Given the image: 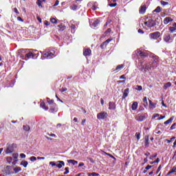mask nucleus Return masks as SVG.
<instances>
[{"instance_id": "f257e3e1", "label": "nucleus", "mask_w": 176, "mask_h": 176, "mask_svg": "<svg viewBox=\"0 0 176 176\" xmlns=\"http://www.w3.org/2000/svg\"><path fill=\"white\" fill-rule=\"evenodd\" d=\"M107 118H108V113L105 111H101L97 114V118L99 119V120L107 119Z\"/></svg>"}, {"instance_id": "f03ea898", "label": "nucleus", "mask_w": 176, "mask_h": 176, "mask_svg": "<svg viewBox=\"0 0 176 176\" xmlns=\"http://www.w3.org/2000/svg\"><path fill=\"white\" fill-rule=\"evenodd\" d=\"M150 39H157L160 38V32H155L149 34Z\"/></svg>"}, {"instance_id": "7ed1b4c3", "label": "nucleus", "mask_w": 176, "mask_h": 176, "mask_svg": "<svg viewBox=\"0 0 176 176\" xmlns=\"http://www.w3.org/2000/svg\"><path fill=\"white\" fill-rule=\"evenodd\" d=\"M144 24L146 27H148V28H151L153 27L155 23H153V20L149 19L148 21L144 22Z\"/></svg>"}, {"instance_id": "20e7f679", "label": "nucleus", "mask_w": 176, "mask_h": 176, "mask_svg": "<svg viewBox=\"0 0 176 176\" xmlns=\"http://www.w3.org/2000/svg\"><path fill=\"white\" fill-rule=\"evenodd\" d=\"M145 12H146V5L143 4L140 8L139 13L140 14H145Z\"/></svg>"}, {"instance_id": "39448f33", "label": "nucleus", "mask_w": 176, "mask_h": 176, "mask_svg": "<svg viewBox=\"0 0 176 176\" xmlns=\"http://www.w3.org/2000/svg\"><path fill=\"white\" fill-rule=\"evenodd\" d=\"M54 52H45L43 55V58H49L52 57V56H54Z\"/></svg>"}, {"instance_id": "423d86ee", "label": "nucleus", "mask_w": 176, "mask_h": 176, "mask_svg": "<svg viewBox=\"0 0 176 176\" xmlns=\"http://www.w3.org/2000/svg\"><path fill=\"white\" fill-rule=\"evenodd\" d=\"M135 119L138 122H144V120H145V116L139 115L135 117Z\"/></svg>"}, {"instance_id": "0eeeda50", "label": "nucleus", "mask_w": 176, "mask_h": 176, "mask_svg": "<svg viewBox=\"0 0 176 176\" xmlns=\"http://www.w3.org/2000/svg\"><path fill=\"white\" fill-rule=\"evenodd\" d=\"M171 21H173V18L169 17V16L166 17L164 19V24L167 25V24H168V23H171Z\"/></svg>"}, {"instance_id": "6e6552de", "label": "nucleus", "mask_w": 176, "mask_h": 176, "mask_svg": "<svg viewBox=\"0 0 176 176\" xmlns=\"http://www.w3.org/2000/svg\"><path fill=\"white\" fill-rule=\"evenodd\" d=\"M109 109L110 110H114L116 109V104H115V103L110 102L109 103Z\"/></svg>"}, {"instance_id": "1a4fd4ad", "label": "nucleus", "mask_w": 176, "mask_h": 176, "mask_svg": "<svg viewBox=\"0 0 176 176\" xmlns=\"http://www.w3.org/2000/svg\"><path fill=\"white\" fill-rule=\"evenodd\" d=\"M90 54H91V50L90 49L84 50V52H83L84 56H90Z\"/></svg>"}, {"instance_id": "9d476101", "label": "nucleus", "mask_w": 176, "mask_h": 176, "mask_svg": "<svg viewBox=\"0 0 176 176\" xmlns=\"http://www.w3.org/2000/svg\"><path fill=\"white\" fill-rule=\"evenodd\" d=\"M57 163H59L56 164V167H58V168H61L63 166H65V163H64L63 161H58Z\"/></svg>"}, {"instance_id": "9b49d317", "label": "nucleus", "mask_w": 176, "mask_h": 176, "mask_svg": "<svg viewBox=\"0 0 176 176\" xmlns=\"http://www.w3.org/2000/svg\"><path fill=\"white\" fill-rule=\"evenodd\" d=\"M148 102H149V108L151 109H155V108H156V103L152 102V100H148Z\"/></svg>"}, {"instance_id": "f8f14e48", "label": "nucleus", "mask_w": 176, "mask_h": 176, "mask_svg": "<svg viewBox=\"0 0 176 176\" xmlns=\"http://www.w3.org/2000/svg\"><path fill=\"white\" fill-rule=\"evenodd\" d=\"M137 108H138V102H134L132 104L131 109H132V111H137Z\"/></svg>"}, {"instance_id": "ddd939ff", "label": "nucleus", "mask_w": 176, "mask_h": 176, "mask_svg": "<svg viewBox=\"0 0 176 176\" xmlns=\"http://www.w3.org/2000/svg\"><path fill=\"white\" fill-rule=\"evenodd\" d=\"M13 152V148L12 146H8L7 149L6 150V153L8 155L9 153H12Z\"/></svg>"}, {"instance_id": "4468645a", "label": "nucleus", "mask_w": 176, "mask_h": 176, "mask_svg": "<svg viewBox=\"0 0 176 176\" xmlns=\"http://www.w3.org/2000/svg\"><path fill=\"white\" fill-rule=\"evenodd\" d=\"M171 39V36H170V34H165L164 36V41H165V42H170Z\"/></svg>"}, {"instance_id": "2eb2a0df", "label": "nucleus", "mask_w": 176, "mask_h": 176, "mask_svg": "<svg viewBox=\"0 0 176 176\" xmlns=\"http://www.w3.org/2000/svg\"><path fill=\"white\" fill-rule=\"evenodd\" d=\"M129 88H126V89H124L122 98L124 99L126 98V97H127V96H129Z\"/></svg>"}, {"instance_id": "dca6fc26", "label": "nucleus", "mask_w": 176, "mask_h": 176, "mask_svg": "<svg viewBox=\"0 0 176 176\" xmlns=\"http://www.w3.org/2000/svg\"><path fill=\"white\" fill-rule=\"evenodd\" d=\"M40 107L43 109H45V111H47V109H49V108L46 107V104H45L44 102H41Z\"/></svg>"}, {"instance_id": "f3484780", "label": "nucleus", "mask_w": 176, "mask_h": 176, "mask_svg": "<svg viewBox=\"0 0 176 176\" xmlns=\"http://www.w3.org/2000/svg\"><path fill=\"white\" fill-rule=\"evenodd\" d=\"M144 145H145V146H148V145H149V137L148 136L145 137Z\"/></svg>"}, {"instance_id": "a211bd4d", "label": "nucleus", "mask_w": 176, "mask_h": 176, "mask_svg": "<svg viewBox=\"0 0 176 176\" xmlns=\"http://www.w3.org/2000/svg\"><path fill=\"white\" fill-rule=\"evenodd\" d=\"M173 120H174V116L171 117L169 120L165 121L164 122V124H168L170 123H172L173 122Z\"/></svg>"}, {"instance_id": "6ab92c4d", "label": "nucleus", "mask_w": 176, "mask_h": 176, "mask_svg": "<svg viewBox=\"0 0 176 176\" xmlns=\"http://www.w3.org/2000/svg\"><path fill=\"white\" fill-rule=\"evenodd\" d=\"M67 163H71L72 164H73V166H75V165L78 164V161H76L74 160H67Z\"/></svg>"}, {"instance_id": "aec40b11", "label": "nucleus", "mask_w": 176, "mask_h": 176, "mask_svg": "<svg viewBox=\"0 0 176 176\" xmlns=\"http://www.w3.org/2000/svg\"><path fill=\"white\" fill-rule=\"evenodd\" d=\"M143 102H144L145 104H144V107L145 108H146L148 107V99L146 98V96H144L143 98Z\"/></svg>"}, {"instance_id": "412c9836", "label": "nucleus", "mask_w": 176, "mask_h": 176, "mask_svg": "<svg viewBox=\"0 0 176 176\" xmlns=\"http://www.w3.org/2000/svg\"><path fill=\"white\" fill-rule=\"evenodd\" d=\"M70 9H71V10H74V11L78 10V5H76V4L72 5L70 6Z\"/></svg>"}, {"instance_id": "4be33fe9", "label": "nucleus", "mask_w": 176, "mask_h": 176, "mask_svg": "<svg viewBox=\"0 0 176 176\" xmlns=\"http://www.w3.org/2000/svg\"><path fill=\"white\" fill-rule=\"evenodd\" d=\"M47 102H48L49 105H52V107H56V103H54V100H47Z\"/></svg>"}, {"instance_id": "5701e85b", "label": "nucleus", "mask_w": 176, "mask_h": 176, "mask_svg": "<svg viewBox=\"0 0 176 176\" xmlns=\"http://www.w3.org/2000/svg\"><path fill=\"white\" fill-rule=\"evenodd\" d=\"M168 87H171V82H167V83L164 84V90H167V89H168Z\"/></svg>"}, {"instance_id": "b1692460", "label": "nucleus", "mask_w": 176, "mask_h": 176, "mask_svg": "<svg viewBox=\"0 0 176 176\" xmlns=\"http://www.w3.org/2000/svg\"><path fill=\"white\" fill-rule=\"evenodd\" d=\"M14 171L15 174H17V173H19V171H21V168L20 166H16L14 168Z\"/></svg>"}, {"instance_id": "393cba45", "label": "nucleus", "mask_w": 176, "mask_h": 176, "mask_svg": "<svg viewBox=\"0 0 176 176\" xmlns=\"http://www.w3.org/2000/svg\"><path fill=\"white\" fill-rule=\"evenodd\" d=\"M50 112H51V113H54V112H57V109L56 107H50Z\"/></svg>"}, {"instance_id": "a878e982", "label": "nucleus", "mask_w": 176, "mask_h": 176, "mask_svg": "<svg viewBox=\"0 0 176 176\" xmlns=\"http://www.w3.org/2000/svg\"><path fill=\"white\" fill-rule=\"evenodd\" d=\"M153 12L155 13H160L162 12V8H160V6H157L156 9L153 10Z\"/></svg>"}, {"instance_id": "bb28decb", "label": "nucleus", "mask_w": 176, "mask_h": 176, "mask_svg": "<svg viewBox=\"0 0 176 176\" xmlns=\"http://www.w3.org/2000/svg\"><path fill=\"white\" fill-rule=\"evenodd\" d=\"M21 166H23V167H27L28 166V162L27 161H22L21 162Z\"/></svg>"}, {"instance_id": "cd10ccee", "label": "nucleus", "mask_w": 176, "mask_h": 176, "mask_svg": "<svg viewBox=\"0 0 176 176\" xmlns=\"http://www.w3.org/2000/svg\"><path fill=\"white\" fill-rule=\"evenodd\" d=\"M23 130L25 131H30L31 130V127H30V125H25L23 126Z\"/></svg>"}, {"instance_id": "c85d7f7f", "label": "nucleus", "mask_w": 176, "mask_h": 176, "mask_svg": "<svg viewBox=\"0 0 176 176\" xmlns=\"http://www.w3.org/2000/svg\"><path fill=\"white\" fill-rule=\"evenodd\" d=\"M25 57H27V58H31V57H34V54L32 52H29L26 54Z\"/></svg>"}, {"instance_id": "c756f323", "label": "nucleus", "mask_w": 176, "mask_h": 176, "mask_svg": "<svg viewBox=\"0 0 176 176\" xmlns=\"http://www.w3.org/2000/svg\"><path fill=\"white\" fill-rule=\"evenodd\" d=\"M124 67V65H119L116 67V71H120V69H122V68H123Z\"/></svg>"}, {"instance_id": "7c9ffc66", "label": "nucleus", "mask_w": 176, "mask_h": 176, "mask_svg": "<svg viewBox=\"0 0 176 176\" xmlns=\"http://www.w3.org/2000/svg\"><path fill=\"white\" fill-rule=\"evenodd\" d=\"M50 21L51 23H52V24H57L58 23L57 19H56V18H51Z\"/></svg>"}, {"instance_id": "2f4dec72", "label": "nucleus", "mask_w": 176, "mask_h": 176, "mask_svg": "<svg viewBox=\"0 0 176 176\" xmlns=\"http://www.w3.org/2000/svg\"><path fill=\"white\" fill-rule=\"evenodd\" d=\"M160 3H161V5H162V6H167V5H168V2L164 1H163V0H162V1H160Z\"/></svg>"}, {"instance_id": "473e14b6", "label": "nucleus", "mask_w": 176, "mask_h": 176, "mask_svg": "<svg viewBox=\"0 0 176 176\" xmlns=\"http://www.w3.org/2000/svg\"><path fill=\"white\" fill-rule=\"evenodd\" d=\"M100 175V174L97 173H88V176H98Z\"/></svg>"}, {"instance_id": "72a5a7b5", "label": "nucleus", "mask_w": 176, "mask_h": 176, "mask_svg": "<svg viewBox=\"0 0 176 176\" xmlns=\"http://www.w3.org/2000/svg\"><path fill=\"white\" fill-rule=\"evenodd\" d=\"M6 160H7L8 163L10 164L12 162H13V158H12V157H8L6 158Z\"/></svg>"}, {"instance_id": "f704fd0d", "label": "nucleus", "mask_w": 176, "mask_h": 176, "mask_svg": "<svg viewBox=\"0 0 176 176\" xmlns=\"http://www.w3.org/2000/svg\"><path fill=\"white\" fill-rule=\"evenodd\" d=\"M98 24H100V21L96 20V21H95L94 22L93 26H94V27H97V25H98Z\"/></svg>"}, {"instance_id": "c9c22d12", "label": "nucleus", "mask_w": 176, "mask_h": 176, "mask_svg": "<svg viewBox=\"0 0 176 176\" xmlns=\"http://www.w3.org/2000/svg\"><path fill=\"white\" fill-rule=\"evenodd\" d=\"M135 135V137H136L138 141L140 140V139L141 138V133H136Z\"/></svg>"}, {"instance_id": "e433bc0d", "label": "nucleus", "mask_w": 176, "mask_h": 176, "mask_svg": "<svg viewBox=\"0 0 176 176\" xmlns=\"http://www.w3.org/2000/svg\"><path fill=\"white\" fill-rule=\"evenodd\" d=\"M169 31L170 32H175L176 31V28H174L173 26V27H170L169 28Z\"/></svg>"}, {"instance_id": "4c0bfd02", "label": "nucleus", "mask_w": 176, "mask_h": 176, "mask_svg": "<svg viewBox=\"0 0 176 176\" xmlns=\"http://www.w3.org/2000/svg\"><path fill=\"white\" fill-rule=\"evenodd\" d=\"M36 4L39 8H42V1L41 0H37Z\"/></svg>"}, {"instance_id": "58836bf2", "label": "nucleus", "mask_w": 176, "mask_h": 176, "mask_svg": "<svg viewBox=\"0 0 176 176\" xmlns=\"http://www.w3.org/2000/svg\"><path fill=\"white\" fill-rule=\"evenodd\" d=\"M65 172H64V175H67V174H68L69 173V168H68V167H66L65 168Z\"/></svg>"}, {"instance_id": "ea45409f", "label": "nucleus", "mask_w": 176, "mask_h": 176, "mask_svg": "<svg viewBox=\"0 0 176 176\" xmlns=\"http://www.w3.org/2000/svg\"><path fill=\"white\" fill-rule=\"evenodd\" d=\"M30 162H35L36 160V157L35 156H32L30 157Z\"/></svg>"}, {"instance_id": "a19ab883", "label": "nucleus", "mask_w": 176, "mask_h": 176, "mask_svg": "<svg viewBox=\"0 0 176 176\" xmlns=\"http://www.w3.org/2000/svg\"><path fill=\"white\" fill-rule=\"evenodd\" d=\"M136 89H137L138 91H141V90H142V87L141 85H137Z\"/></svg>"}, {"instance_id": "79ce46f5", "label": "nucleus", "mask_w": 176, "mask_h": 176, "mask_svg": "<svg viewBox=\"0 0 176 176\" xmlns=\"http://www.w3.org/2000/svg\"><path fill=\"white\" fill-rule=\"evenodd\" d=\"M107 156H109V157H111V159H114V160H116V158H115V157H113V155L108 153H104Z\"/></svg>"}, {"instance_id": "37998d69", "label": "nucleus", "mask_w": 176, "mask_h": 176, "mask_svg": "<svg viewBox=\"0 0 176 176\" xmlns=\"http://www.w3.org/2000/svg\"><path fill=\"white\" fill-rule=\"evenodd\" d=\"M12 157H13L14 159H18L19 158V153L12 154Z\"/></svg>"}, {"instance_id": "c03bdc74", "label": "nucleus", "mask_w": 176, "mask_h": 176, "mask_svg": "<svg viewBox=\"0 0 176 176\" xmlns=\"http://www.w3.org/2000/svg\"><path fill=\"white\" fill-rule=\"evenodd\" d=\"M159 162H160V159L157 158L155 161L150 162V164H154V163H159Z\"/></svg>"}, {"instance_id": "a18cd8bd", "label": "nucleus", "mask_w": 176, "mask_h": 176, "mask_svg": "<svg viewBox=\"0 0 176 176\" xmlns=\"http://www.w3.org/2000/svg\"><path fill=\"white\" fill-rule=\"evenodd\" d=\"M166 118V116L160 115V118L157 119V120H162Z\"/></svg>"}, {"instance_id": "49530a36", "label": "nucleus", "mask_w": 176, "mask_h": 176, "mask_svg": "<svg viewBox=\"0 0 176 176\" xmlns=\"http://www.w3.org/2000/svg\"><path fill=\"white\" fill-rule=\"evenodd\" d=\"M174 140H175V137H173L172 138H170V140H166V141L167 144H170V142H171V141H173Z\"/></svg>"}, {"instance_id": "de8ad7c7", "label": "nucleus", "mask_w": 176, "mask_h": 176, "mask_svg": "<svg viewBox=\"0 0 176 176\" xmlns=\"http://www.w3.org/2000/svg\"><path fill=\"white\" fill-rule=\"evenodd\" d=\"M111 41H112V39H111V38L107 39L106 41H104L103 43V45H108V43H109V42H111Z\"/></svg>"}, {"instance_id": "09e8293b", "label": "nucleus", "mask_w": 176, "mask_h": 176, "mask_svg": "<svg viewBox=\"0 0 176 176\" xmlns=\"http://www.w3.org/2000/svg\"><path fill=\"white\" fill-rule=\"evenodd\" d=\"M159 116H160V114L155 113L153 116L152 119H155V118H159Z\"/></svg>"}, {"instance_id": "8fccbe9b", "label": "nucleus", "mask_w": 176, "mask_h": 176, "mask_svg": "<svg viewBox=\"0 0 176 176\" xmlns=\"http://www.w3.org/2000/svg\"><path fill=\"white\" fill-rule=\"evenodd\" d=\"M160 170H162V165H160L155 174H159V172L160 171Z\"/></svg>"}, {"instance_id": "3c124183", "label": "nucleus", "mask_w": 176, "mask_h": 176, "mask_svg": "<svg viewBox=\"0 0 176 176\" xmlns=\"http://www.w3.org/2000/svg\"><path fill=\"white\" fill-rule=\"evenodd\" d=\"M170 171L173 173H176V166H173L172 168V169L170 170Z\"/></svg>"}, {"instance_id": "603ef678", "label": "nucleus", "mask_w": 176, "mask_h": 176, "mask_svg": "<svg viewBox=\"0 0 176 176\" xmlns=\"http://www.w3.org/2000/svg\"><path fill=\"white\" fill-rule=\"evenodd\" d=\"M152 168V166L151 165H147L145 168V170H151Z\"/></svg>"}, {"instance_id": "864d4df0", "label": "nucleus", "mask_w": 176, "mask_h": 176, "mask_svg": "<svg viewBox=\"0 0 176 176\" xmlns=\"http://www.w3.org/2000/svg\"><path fill=\"white\" fill-rule=\"evenodd\" d=\"M70 28H71L72 30H76V26L74 24H72Z\"/></svg>"}, {"instance_id": "5fc2aeb1", "label": "nucleus", "mask_w": 176, "mask_h": 176, "mask_svg": "<svg viewBox=\"0 0 176 176\" xmlns=\"http://www.w3.org/2000/svg\"><path fill=\"white\" fill-rule=\"evenodd\" d=\"M175 126H176L175 123L173 124V125L170 126V130H174L175 129Z\"/></svg>"}, {"instance_id": "6e6d98bb", "label": "nucleus", "mask_w": 176, "mask_h": 176, "mask_svg": "<svg viewBox=\"0 0 176 176\" xmlns=\"http://www.w3.org/2000/svg\"><path fill=\"white\" fill-rule=\"evenodd\" d=\"M20 156H21V159H25V154H24V153H21V154H20Z\"/></svg>"}, {"instance_id": "4d7b16f0", "label": "nucleus", "mask_w": 176, "mask_h": 176, "mask_svg": "<svg viewBox=\"0 0 176 176\" xmlns=\"http://www.w3.org/2000/svg\"><path fill=\"white\" fill-rule=\"evenodd\" d=\"M50 164L52 166L54 167V166H56V163H54V162H50Z\"/></svg>"}, {"instance_id": "13d9d810", "label": "nucleus", "mask_w": 176, "mask_h": 176, "mask_svg": "<svg viewBox=\"0 0 176 176\" xmlns=\"http://www.w3.org/2000/svg\"><path fill=\"white\" fill-rule=\"evenodd\" d=\"M37 160H45L44 157H37Z\"/></svg>"}, {"instance_id": "bf43d9fd", "label": "nucleus", "mask_w": 176, "mask_h": 176, "mask_svg": "<svg viewBox=\"0 0 176 176\" xmlns=\"http://www.w3.org/2000/svg\"><path fill=\"white\" fill-rule=\"evenodd\" d=\"M58 3H60V1L58 0H56L55 1V3H54V6H58Z\"/></svg>"}, {"instance_id": "052dcab7", "label": "nucleus", "mask_w": 176, "mask_h": 176, "mask_svg": "<svg viewBox=\"0 0 176 176\" xmlns=\"http://www.w3.org/2000/svg\"><path fill=\"white\" fill-rule=\"evenodd\" d=\"M44 24H45V25H50V23H49V21H45Z\"/></svg>"}, {"instance_id": "680f3d73", "label": "nucleus", "mask_w": 176, "mask_h": 176, "mask_svg": "<svg viewBox=\"0 0 176 176\" xmlns=\"http://www.w3.org/2000/svg\"><path fill=\"white\" fill-rule=\"evenodd\" d=\"M48 135L50 136V137H54V138H56V134H54V133H51V134H48Z\"/></svg>"}, {"instance_id": "e2e57ef3", "label": "nucleus", "mask_w": 176, "mask_h": 176, "mask_svg": "<svg viewBox=\"0 0 176 176\" xmlns=\"http://www.w3.org/2000/svg\"><path fill=\"white\" fill-rule=\"evenodd\" d=\"M116 3H111V4H109V6L111 7V8H115V6H116Z\"/></svg>"}, {"instance_id": "0e129e2a", "label": "nucleus", "mask_w": 176, "mask_h": 176, "mask_svg": "<svg viewBox=\"0 0 176 176\" xmlns=\"http://www.w3.org/2000/svg\"><path fill=\"white\" fill-rule=\"evenodd\" d=\"M17 20H18V21H21L22 23H23V21H24L23 20V19H21V17H20V16H18V17H17Z\"/></svg>"}, {"instance_id": "69168bd1", "label": "nucleus", "mask_w": 176, "mask_h": 176, "mask_svg": "<svg viewBox=\"0 0 176 176\" xmlns=\"http://www.w3.org/2000/svg\"><path fill=\"white\" fill-rule=\"evenodd\" d=\"M14 12H15V13H16V14H19V10H17V8H14Z\"/></svg>"}, {"instance_id": "338daca9", "label": "nucleus", "mask_w": 176, "mask_h": 176, "mask_svg": "<svg viewBox=\"0 0 176 176\" xmlns=\"http://www.w3.org/2000/svg\"><path fill=\"white\" fill-rule=\"evenodd\" d=\"M60 91L62 93H64V91H67V88H62V89H60Z\"/></svg>"}, {"instance_id": "774afa93", "label": "nucleus", "mask_w": 176, "mask_h": 176, "mask_svg": "<svg viewBox=\"0 0 176 176\" xmlns=\"http://www.w3.org/2000/svg\"><path fill=\"white\" fill-rule=\"evenodd\" d=\"M137 54L138 55V56H142V52H141V51H138V53H137Z\"/></svg>"}]
</instances>
